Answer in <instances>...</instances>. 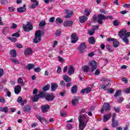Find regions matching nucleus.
I'll return each mask as SVG.
<instances>
[{"mask_svg": "<svg viewBox=\"0 0 130 130\" xmlns=\"http://www.w3.org/2000/svg\"><path fill=\"white\" fill-rule=\"evenodd\" d=\"M125 33H126V31L125 30H120L119 32V36H120L121 37V38H122L123 37H124V36H125Z\"/></svg>", "mask_w": 130, "mask_h": 130, "instance_id": "nucleus-31", "label": "nucleus"}, {"mask_svg": "<svg viewBox=\"0 0 130 130\" xmlns=\"http://www.w3.org/2000/svg\"><path fill=\"white\" fill-rule=\"evenodd\" d=\"M21 90H22V87L21 86L17 85L14 88V92L15 94L18 95V94H20L21 93Z\"/></svg>", "mask_w": 130, "mask_h": 130, "instance_id": "nucleus-12", "label": "nucleus"}, {"mask_svg": "<svg viewBox=\"0 0 130 130\" xmlns=\"http://www.w3.org/2000/svg\"><path fill=\"white\" fill-rule=\"evenodd\" d=\"M26 103H27V100H22V102H21V106H24V105H25V104H26Z\"/></svg>", "mask_w": 130, "mask_h": 130, "instance_id": "nucleus-58", "label": "nucleus"}, {"mask_svg": "<svg viewBox=\"0 0 130 130\" xmlns=\"http://www.w3.org/2000/svg\"><path fill=\"white\" fill-rule=\"evenodd\" d=\"M10 60H11V61H12V62H14V63H15V64H20V62L19 61V60L15 59V58H11Z\"/></svg>", "mask_w": 130, "mask_h": 130, "instance_id": "nucleus-40", "label": "nucleus"}, {"mask_svg": "<svg viewBox=\"0 0 130 130\" xmlns=\"http://www.w3.org/2000/svg\"><path fill=\"white\" fill-rule=\"evenodd\" d=\"M75 73V69L72 66H70L69 67V69L68 70V74L71 75H73V74H74Z\"/></svg>", "mask_w": 130, "mask_h": 130, "instance_id": "nucleus-24", "label": "nucleus"}, {"mask_svg": "<svg viewBox=\"0 0 130 130\" xmlns=\"http://www.w3.org/2000/svg\"><path fill=\"white\" fill-rule=\"evenodd\" d=\"M32 53H33V51L30 48H27L24 50V54L25 56H28L30 54H32Z\"/></svg>", "mask_w": 130, "mask_h": 130, "instance_id": "nucleus-13", "label": "nucleus"}, {"mask_svg": "<svg viewBox=\"0 0 130 130\" xmlns=\"http://www.w3.org/2000/svg\"><path fill=\"white\" fill-rule=\"evenodd\" d=\"M23 101V98H22L21 96H18L17 102L18 103H21L22 101Z\"/></svg>", "mask_w": 130, "mask_h": 130, "instance_id": "nucleus-51", "label": "nucleus"}, {"mask_svg": "<svg viewBox=\"0 0 130 130\" xmlns=\"http://www.w3.org/2000/svg\"><path fill=\"white\" fill-rule=\"evenodd\" d=\"M37 119L41 123H45L46 124H47L49 123V121H47L46 119H44L43 117H41L40 116H37Z\"/></svg>", "mask_w": 130, "mask_h": 130, "instance_id": "nucleus-16", "label": "nucleus"}, {"mask_svg": "<svg viewBox=\"0 0 130 130\" xmlns=\"http://www.w3.org/2000/svg\"><path fill=\"white\" fill-rule=\"evenodd\" d=\"M79 40V38H77V34L73 33L71 35V42L72 43H76Z\"/></svg>", "mask_w": 130, "mask_h": 130, "instance_id": "nucleus-11", "label": "nucleus"}, {"mask_svg": "<svg viewBox=\"0 0 130 130\" xmlns=\"http://www.w3.org/2000/svg\"><path fill=\"white\" fill-rule=\"evenodd\" d=\"M80 118L81 121H82V122H88L89 121V117H88V115L86 114L82 115L80 114L78 116V121H80Z\"/></svg>", "mask_w": 130, "mask_h": 130, "instance_id": "nucleus-4", "label": "nucleus"}, {"mask_svg": "<svg viewBox=\"0 0 130 130\" xmlns=\"http://www.w3.org/2000/svg\"><path fill=\"white\" fill-rule=\"evenodd\" d=\"M60 86H61V87H64V86H66V82L64 81H61Z\"/></svg>", "mask_w": 130, "mask_h": 130, "instance_id": "nucleus-60", "label": "nucleus"}, {"mask_svg": "<svg viewBox=\"0 0 130 130\" xmlns=\"http://www.w3.org/2000/svg\"><path fill=\"white\" fill-rule=\"evenodd\" d=\"M77 92H78V86H77V85L73 86L71 89L72 94H77Z\"/></svg>", "mask_w": 130, "mask_h": 130, "instance_id": "nucleus-23", "label": "nucleus"}, {"mask_svg": "<svg viewBox=\"0 0 130 130\" xmlns=\"http://www.w3.org/2000/svg\"><path fill=\"white\" fill-rule=\"evenodd\" d=\"M98 18L99 19L97 20L98 23L100 25H103V20H106L108 19V17L105 16V15L103 14H100L98 15Z\"/></svg>", "mask_w": 130, "mask_h": 130, "instance_id": "nucleus-6", "label": "nucleus"}, {"mask_svg": "<svg viewBox=\"0 0 130 130\" xmlns=\"http://www.w3.org/2000/svg\"><path fill=\"white\" fill-rule=\"evenodd\" d=\"M94 33H95V30H93V29H91V30L88 31V34L91 36H92V35H93V34H94Z\"/></svg>", "mask_w": 130, "mask_h": 130, "instance_id": "nucleus-55", "label": "nucleus"}, {"mask_svg": "<svg viewBox=\"0 0 130 130\" xmlns=\"http://www.w3.org/2000/svg\"><path fill=\"white\" fill-rule=\"evenodd\" d=\"M67 115V112L63 111L62 112H61V116L62 117H63Z\"/></svg>", "mask_w": 130, "mask_h": 130, "instance_id": "nucleus-62", "label": "nucleus"}, {"mask_svg": "<svg viewBox=\"0 0 130 130\" xmlns=\"http://www.w3.org/2000/svg\"><path fill=\"white\" fill-rule=\"evenodd\" d=\"M9 31H10V30L9 29V27H5L3 29L2 33H3V34L7 35V34L9 33Z\"/></svg>", "mask_w": 130, "mask_h": 130, "instance_id": "nucleus-37", "label": "nucleus"}, {"mask_svg": "<svg viewBox=\"0 0 130 130\" xmlns=\"http://www.w3.org/2000/svg\"><path fill=\"white\" fill-rule=\"evenodd\" d=\"M87 111V109L86 108H83L80 111V114H82V113H86V112Z\"/></svg>", "mask_w": 130, "mask_h": 130, "instance_id": "nucleus-48", "label": "nucleus"}, {"mask_svg": "<svg viewBox=\"0 0 130 130\" xmlns=\"http://www.w3.org/2000/svg\"><path fill=\"white\" fill-rule=\"evenodd\" d=\"M63 22V20H62V19H60V18L58 17L56 18V24L57 25H58V23H59L60 24H62Z\"/></svg>", "mask_w": 130, "mask_h": 130, "instance_id": "nucleus-38", "label": "nucleus"}, {"mask_svg": "<svg viewBox=\"0 0 130 130\" xmlns=\"http://www.w3.org/2000/svg\"><path fill=\"white\" fill-rule=\"evenodd\" d=\"M34 68H35V64L33 63H29L26 67V68L28 71H30V70H33Z\"/></svg>", "mask_w": 130, "mask_h": 130, "instance_id": "nucleus-29", "label": "nucleus"}, {"mask_svg": "<svg viewBox=\"0 0 130 130\" xmlns=\"http://www.w3.org/2000/svg\"><path fill=\"white\" fill-rule=\"evenodd\" d=\"M23 30L25 32H29V31L33 30V26H32V24L29 22H27V23L26 25L23 24Z\"/></svg>", "mask_w": 130, "mask_h": 130, "instance_id": "nucleus-5", "label": "nucleus"}, {"mask_svg": "<svg viewBox=\"0 0 130 130\" xmlns=\"http://www.w3.org/2000/svg\"><path fill=\"white\" fill-rule=\"evenodd\" d=\"M122 39H123V42L126 44H128L129 41L128 40V39L127 38V37L124 36Z\"/></svg>", "mask_w": 130, "mask_h": 130, "instance_id": "nucleus-41", "label": "nucleus"}, {"mask_svg": "<svg viewBox=\"0 0 130 130\" xmlns=\"http://www.w3.org/2000/svg\"><path fill=\"white\" fill-rule=\"evenodd\" d=\"M55 98V95L53 93H46L45 99L47 101H53Z\"/></svg>", "mask_w": 130, "mask_h": 130, "instance_id": "nucleus-8", "label": "nucleus"}, {"mask_svg": "<svg viewBox=\"0 0 130 130\" xmlns=\"http://www.w3.org/2000/svg\"><path fill=\"white\" fill-rule=\"evenodd\" d=\"M60 34H61V31L58 30L56 31L55 35L56 36H60Z\"/></svg>", "mask_w": 130, "mask_h": 130, "instance_id": "nucleus-56", "label": "nucleus"}, {"mask_svg": "<svg viewBox=\"0 0 130 130\" xmlns=\"http://www.w3.org/2000/svg\"><path fill=\"white\" fill-rule=\"evenodd\" d=\"M73 14H74V12L71 11V13H68L67 15H64L63 18H65V19H68V18H71Z\"/></svg>", "mask_w": 130, "mask_h": 130, "instance_id": "nucleus-39", "label": "nucleus"}, {"mask_svg": "<svg viewBox=\"0 0 130 130\" xmlns=\"http://www.w3.org/2000/svg\"><path fill=\"white\" fill-rule=\"evenodd\" d=\"M86 48H87L86 43L83 42L80 44L78 49L80 53H85V52H86Z\"/></svg>", "mask_w": 130, "mask_h": 130, "instance_id": "nucleus-3", "label": "nucleus"}, {"mask_svg": "<svg viewBox=\"0 0 130 130\" xmlns=\"http://www.w3.org/2000/svg\"><path fill=\"white\" fill-rule=\"evenodd\" d=\"M110 110H111L110 104H109V103H105L101 109V113L102 114H103L104 111H110Z\"/></svg>", "mask_w": 130, "mask_h": 130, "instance_id": "nucleus-2", "label": "nucleus"}, {"mask_svg": "<svg viewBox=\"0 0 130 130\" xmlns=\"http://www.w3.org/2000/svg\"><path fill=\"white\" fill-rule=\"evenodd\" d=\"M50 89V85L49 84H46L43 87V92H46V91H48Z\"/></svg>", "mask_w": 130, "mask_h": 130, "instance_id": "nucleus-30", "label": "nucleus"}, {"mask_svg": "<svg viewBox=\"0 0 130 130\" xmlns=\"http://www.w3.org/2000/svg\"><path fill=\"white\" fill-rule=\"evenodd\" d=\"M23 110L24 112H27L28 113H29V112L31 111V107H30V106L29 105L25 106L24 107H23Z\"/></svg>", "mask_w": 130, "mask_h": 130, "instance_id": "nucleus-21", "label": "nucleus"}, {"mask_svg": "<svg viewBox=\"0 0 130 130\" xmlns=\"http://www.w3.org/2000/svg\"><path fill=\"white\" fill-rule=\"evenodd\" d=\"M112 126L113 127H116V126L118 125V121L117 120H115V117H112Z\"/></svg>", "mask_w": 130, "mask_h": 130, "instance_id": "nucleus-19", "label": "nucleus"}, {"mask_svg": "<svg viewBox=\"0 0 130 130\" xmlns=\"http://www.w3.org/2000/svg\"><path fill=\"white\" fill-rule=\"evenodd\" d=\"M58 87V85H57V84L56 83H52L51 84V89L52 90V91H55V90H56V89H57Z\"/></svg>", "mask_w": 130, "mask_h": 130, "instance_id": "nucleus-27", "label": "nucleus"}, {"mask_svg": "<svg viewBox=\"0 0 130 130\" xmlns=\"http://www.w3.org/2000/svg\"><path fill=\"white\" fill-rule=\"evenodd\" d=\"M66 93H67V90H63L62 92H59V95H60V96H61L62 97H63V96H64V94H66Z\"/></svg>", "mask_w": 130, "mask_h": 130, "instance_id": "nucleus-57", "label": "nucleus"}, {"mask_svg": "<svg viewBox=\"0 0 130 130\" xmlns=\"http://www.w3.org/2000/svg\"><path fill=\"white\" fill-rule=\"evenodd\" d=\"M0 111L1 112H4V113H8L9 112V108L8 107H0Z\"/></svg>", "mask_w": 130, "mask_h": 130, "instance_id": "nucleus-25", "label": "nucleus"}, {"mask_svg": "<svg viewBox=\"0 0 130 130\" xmlns=\"http://www.w3.org/2000/svg\"><path fill=\"white\" fill-rule=\"evenodd\" d=\"M73 106H77L79 104V100L77 98L74 99L71 101Z\"/></svg>", "mask_w": 130, "mask_h": 130, "instance_id": "nucleus-26", "label": "nucleus"}, {"mask_svg": "<svg viewBox=\"0 0 130 130\" xmlns=\"http://www.w3.org/2000/svg\"><path fill=\"white\" fill-rule=\"evenodd\" d=\"M91 92V87H88L85 89H83L80 91V93L81 94H85L86 93V94H88Z\"/></svg>", "mask_w": 130, "mask_h": 130, "instance_id": "nucleus-17", "label": "nucleus"}, {"mask_svg": "<svg viewBox=\"0 0 130 130\" xmlns=\"http://www.w3.org/2000/svg\"><path fill=\"white\" fill-rule=\"evenodd\" d=\"M34 71L35 73H39L40 72H41V69H40V67H37L35 68Z\"/></svg>", "mask_w": 130, "mask_h": 130, "instance_id": "nucleus-47", "label": "nucleus"}, {"mask_svg": "<svg viewBox=\"0 0 130 130\" xmlns=\"http://www.w3.org/2000/svg\"><path fill=\"white\" fill-rule=\"evenodd\" d=\"M12 37H17V38L20 37V34L16 32L12 34Z\"/></svg>", "mask_w": 130, "mask_h": 130, "instance_id": "nucleus-49", "label": "nucleus"}, {"mask_svg": "<svg viewBox=\"0 0 130 130\" xmlns=\"http://www.w3.org/2000/svg\"><path fill=\"white\" fill-rule=\"evenodd\" d=\"M114 110L117 113H119V112H120V108H119V107H114Z\"/></svg>", "mask_w": 130, "mask_h": 130, "instance_id": "nucleus-43", "label": "nucleus"}, {"mask_svg": "<svg viewBox=\"0 0 130 130\" xmlns=\"http://www.w3.org/2000/svg\"><path fill=\"white\" fill-rule=\"evenodd\" d=\"M3 76H4V69H0V78L3 77Z\"/></svg>", "mask_w": 130, "mask_h": 130, "instance_id": "nucleus-63", "label": "nucleus"}, {"mask_svg": "<svg viewBox=\"0 0 130 130\" xmlns=\"http://www.w3.org/2000/svg\"><path fill=\"white\" fill-rule=\"evenodd\" d=\"M97 19V15L96 14H94L92 17V20L93 21V22H96V21H98Z\"/></svg>", "mask_w": 130, "mask_h": 130, "instance_id": "nucleus-50", "label": "nucleus"}, {"mask_svg": "<svg viewBox=\"0 0 130 130\" xmlns=\"http://www.w3.org/2000/svg\"><path fill=\"white\" fill-rule=\"evenodd\" d=\"M63 79L65 82L67 83H70L71 81H72V79L69 77L68 75H65L63 77Z\"/></svg>", "mask_w": 130, "mask_h": 130, "instance_id": "nucleus-28", "label": "nucleus"}, {"mask_svg": "<svg viewBox=\"0 0 130 130\" xmlns=\"http://www.w3.org/2000/svg\"><path fill=\"white\" fill-rule=\"evenodd\" d=\"M73 24H74V22L72 20L66 21L63 23L64 27H71Z\"/></svg>", "mask_w": 130, "mask_h": 130, "instance_id": "nucleus-15", "label": "nucleus"}, {"mask_svg": "<svg viewBox=\"0 0 130 130\" xmlns=\"http://www.w3.org/2000/svg\"><path fill=\"white\" fill-rule=\"evenodd\" d=\"M121 93V91L120 90H117L114 94V97H118L120 95V93Z\"/></svg>", "mask_w": 130, "mask_h": 130, "instance_id": "nucleus-45", "label": "nucleus"}, {"mask_svg": "<svg viewBox=\"0 0 130 130\" xmlns=\"http://www.w3.org/2000/svg\"><path fill=\"white\" fill-rule=\"evenodd\" d=\"M39 98H39V95H38V94H36L34 98H32V100L33 102H38Z\"/></svg>", "mask_w": 130, "mask_h": 130, "instance_id": "nucleus-35", "label": "nucleus"}, {"mask_svg": "<svg viewBox=\"0 0 130 130\" xmlns=\"http://www.w3.org/2000/svg\"><path fill=\"white\" fill-rule=\"evenodd\" d=\"M79 130H84V128L86 127V125H85V123L82 121H81V118H79Z\"/></svg>", "mask_w": 130, "mask_h": 130, "instance_id": "nucleus-14", "label": "nucleus"}, {"mask_svg": "<svg viewBox=\"0 0 130 130\" xmlns=\"http://www.w3.org/2000/svg\"><path fill=\"white\" fill-rule=\"evenodd\" d=\"M124 101V99L122 98H120L119 100H118L117 102L118 103L120 104L121 103V102H123Z\"/></svg>", "mask_w": 130, "mask_h": 130, "instance_id": "nucleus-61", "label": "nucleus"}, {"mask_svg": "<svg viewBox=\"0 0 130 130\" xmlns=\"http://www.w3.org/2000/svg\"><path fill=\"white\" fill-rule=\"evenodd\" d=\"M10 55H11V57H16V56H17V53L16 52V50L13 49L11 50Z\"/></svg>", "mask_w": 130, "mask_h": 130, "instance_id": "nucleus-33", "label": "nucleus"}, {"mask_svg": "<svg viewBox=\"0 0 130 130\" xmlns=\"http://www.w3.org/2000/svg\"><path fill=\"white\" fill-rule=\"evenodd\" d=\"M89 63L91 68L92 72H95L97 69V62L95 60H92L89 61Z\"/></svg>", "mask_w": 130, "mask_h": 130, "instance_id": "nucleus-9", "label": "nucleus"}, {"mask_svg": "<svg viewBox=\"0 0 130 130\" xmlns=\"http://www.w3.org/2000/svg\"><path fill=\"white\" fill-rule=\"evenodd\" d=\"M8 39H9L10 41H12V42H17V39L16 38L8 37Z\"/></svg>", "mask_w": 130, "mask_h": 130, "instance_id": "nucleus-42", "label": "nucleus"}, {"mask_svg": "<svg viewBox=\"0 0 130 130\" xmlns=\"http://www.w3.org/2000/svg\"><path fill=\"white\" fill-rule=\"evenodd\" d=\"M42 35L43 36H44V32L40 30H37L35 34V37L33 39L34 43H35L36 44L39 43V42L41 41V37Z\"/></svg>", "mask_w": 130, "mask_h": 130, "instance_id": "nucleus-1", "label": "nucleus"}, {"mask_svg": "<svg viewBox=\"0 0 130 130\" xmlns=\"http://www.w3.org/2000/svg\"><path fill=\"white\" fill-rule=\"evenodd\" d=\"M122 82H124V83H125V84H127V83L128 82V81L127 80V79L125 77L122 78Z\"/></svg>", "mask_w": 130, "mask_h": 130, "instance_id": "nucleus-59", "label": "nucleus"}, {"mask_svg": "<svg viewBox=\"0 0 130 130\" xmlns=\"http://www.w3.org/2000/svg\"><path fill=\"white\" fill-rule=\"evenodd\" d=\"M50 109V106L49 105H43L41 108V110L42 113H45Z\"/></svg>", "mask_w": 130, "mask_h": 130, "instance_id": "nucleus-10", "label": "nucleus"}, {"mask_svg": "<svg viewBox=\"0 0 130 130\" xmlns=\"http://www.w3.org/2000/svg\"><path fill=\"white\" fill-rule=\"evenodd\" d=\"M82 70L84 73H88V72H89V70H90V68H89L88 66L86 65L82 67Z\"/></svg>", "mask_w": 130, "mask_h": 130, "instance_id": "nucleus-36", "label": "nucleus"}, {"mask_svg": "<svg viewBox=\"0 0 130 130\" xmlns=\"http://www.w3.org/2000/svg\"><path fill=\"white\" fill-rule=\"evenodd\" d=\"M40 98H46V93L43 91H40L39 94H38Z\"/></svg>", "mask_w": 130, "mask_h": 130, "instance_id": "nucleus-32", "label": "nucleus"}, {"mask_svg": "<svg viewBox=\"0 0 130 130\" xmlns=\"http://www.w3.org/2000/svg\"><path fill=\"white\" fill-rule=\"evenodd\" d=\"M45 25H46V23L45 22V21H43L40 22L39 26L40 27H41L45 26Z\"/></svg>", "mask_w": 130, "mask_h": 130, "instance_id": "nucleus-44", "label": "nucleus"}, {"mask_svg": "<svg viewBox=\"0 0 130 130\" xmlns=\"http://www.w3.org/2000/svg\"><path fill=\"white\" fill-rule=\"evenodd\" d=\"M107 40L109 42H111V41H113V46H114V47L116 48V47H118V46H119V42L116 41L115 40V39L114 38H107Z\"/></svg>", "mask_w": 130, "mask_h": 130, "instance_id": "nucleus-7", "label": "nucleus"}, {"mask_svg": "<svg viewBox=\"0 0 130 130\" xmlns=\"http://www.w3.org/2000/svg\"><path fill=\"white\" fill-rule=\"evenodd\" d=\"M111 117V114H108L107 115H105L103 117V121L104 122H106V121H108V119H109Z\"/></svg>", "mask_w": 130, "mask_h": 130, "instance_id": "nucleus-22", "label": "nucleus"}, {"mask_svg": "<svg viewBox=\"0 0 130 130\" xmlns=\"http://www.w3.org/2000/svg\"><path fill=\"white\" fill-rule=\"evenodd\" d=\"M79 22L80 23H85V22L88 20V17L86 16H81L79 17Z\"/></svg>", "mask_w": 130, "mask_h": 130, "instance_id": "nucleus-18", "label": "nucleus"}, {"mask_svg": "<svg viewBox=\"0 0 130 130\" xmlns=\"http://www.w3.org/2000/svg\"><path fill=\"white\" fill-rule=\"evenodd\" d=\"M89 42L91 44H95V42H96V41L95 40V38L94 37H91L89 38Z\"/></svg>", "mask_w": 130, "mask_h": 130, "instance_id": "nucleus-34", "label": "nucleus"}, {"mask_svg": "<svg viewBox=\"0 0 130 130\" xmlns=\"http://www.w3.org/2000/svg\"><path fill=\"white\" fill-rule=\"evenodd\" d=\"M38 5H39V2H36V4H32L30 8L31 9H35V8H36V6H38Z\"/></svg>", "mask_w": 130, "mask_h": 130, "instance_id": "nucleus-46", "label": "nucleus"}, {"mask_svg": "<svg viewBox=\"0 0 130 130\" xmlns=\"http://www.w3.org/2000/svg\"><path fill=\"white\" fill-rule=\"evenodd\" d=\"M124 8H127V9H130V4H125L123 5Z\"/></svg>", "mask_w": 130, "mask_h": 130, "instance_id": "nucleus-64", "label": "nucleus"}, {"mask_svg": "<svg viewBox=\"0 0 130 130\" xmlns=\"http://www.w3.org/2000/svg\"><path fill=\"white\" fill-rule=\"evenodd\" d=\"M95 76H99L100 75V70L99 69H96L94 72Z\"/></svg>", "mask_w": 130, "mask_h": 130, "instance_id": "nucleus-52", "label": "nucleus"}, {"mask_svg": "<svg viewBox=\"0 0 130 130\" xmlns=\"http://www.w3.org/2000/svg\"><path fill=\"white\" fill-rule=\"evenodd\" d=\"M18 13H24L26 12V5H23V7H19L17 9Z\"/></svg>", "mask_w": 130, "mask_h": 130, "instance_id": "nucleus-20", "label": "nucleus"}, {"mask_svg": "<svg viewBox=\"0 0 130 130\" xmlns=\"http://www.w3.org/2000/svg\"><path fill=\"white\" fill-rule=\"evenodd\" d=\"M84 13L87 17H89V16H90V11H88V10L86 9L84 11Z\"/></svg>", "mask_w": 130, "mask_h": 130, "instance_id": "nucleus-54", "label": "nucleus"}, {"mask_svg": "<svg viewBox=\"0 0 130 130\" xmlns=\"http://www.w3.org/2000/svg\"><path fill=\"white\" fill-rule=\"evenodd\" d=\"M113 24L114 26H118V25H119V23L117 20H114L113 22Z\"/></svg>", "mask_w": 130, "mask_h": 130, "instance_id": "nucleus-53", "label": "nucleus"}]
</instances>
